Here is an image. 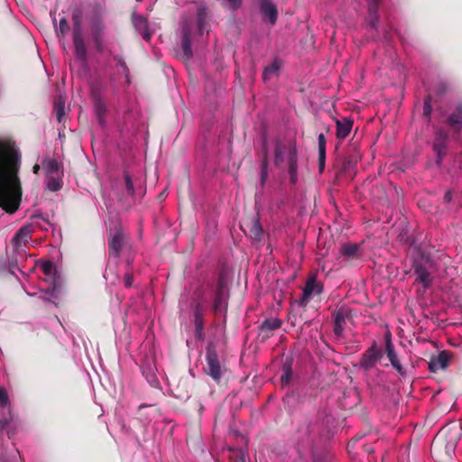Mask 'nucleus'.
<instances>
[{"instance_id": "obj_9", "label": "nucleus", "mask_w": 462, "mask_h": 462, "mask_svg": "<svg viewBox=\"0 0 462 462\" xmlns=\"http://www.w3.org/2000/svg\"><path fill=\"white\" fill-rule=\"evenodd\" d=\"M431 263L428 259L424 261L416 260L412 265L414 273L417 276L416 281L421 283L424 289H429L433 282V277L429 272V267Z\"/></svg>"}, {"instance_id": "obj_31", "label": "nucleus", "mask_w": 462, "mask_h": 462, "mask_svg": "<svg viewBox=\"0 0 462 462\" xmlns=\"http://www.w3.org/2000/svg\"><path fill=\"white\" fill-rule=\"evenodd\" d=\"M93 102L95 113L97 115H106V106L102 99L101 96L97 93L93 94Z\"/></svg>"}, {"instance_id": "obj_21", "label": "nucleus", "mask_w": 462, "mask_h": 462, "mask_svg": "<svg viewBox=\"0 0 462 462\" xmlns=\"http://www.w3.org/2000/svg\"><path fill=\"white\" fill-rule=\"evenodd\" d=\"M340 254L346 260L358 259L361 256L360 246L352 243L344 244L340 247Z\"/></svg>"}, {"instance_id": "obj_27", "label": "nucleus", "mask_w": 462, "mask_h": 462, "mask_svg": "<svg viewBox=\"0 0 462 462\" xmlns=\"http://www.w3.org/2000/svg\"><path fill=\"white\" fill-rule=\"evenodd\" d=\"M181 47L184 55L189 59L192 57V48H191V40H190V32L189 29H184L182 32V39H181Z\"/></svg>"}, {"instance_id": "obj_1", "label": "nucleus", "mask_w": 462, "mask_h": 462, "mask_svg": "<svg viewBox=\"0 0 462 462\" xmlns=\"http://www.w3.org/2000/svg\"><path fill=\"white\" fill-rule=\"evenodd\" d=\"M21 158L14 142L0 140V208L9 213L18 209L22 198Z\"/></svg>"}, {"instance_id": "obj_52", "label": "nucleus", "mask_w": 462, "mask_h": 462, "mask_svg": "<svg viewBox=\"0 0 462 462\" xmlns=\"http://www.w3.org/2000/svg\"><path fill=\"white\" fill-rule=\"evenodd\" d=\"M133 23H134V26L137 27L136 18L134 16L133 18Z\"/></svg>"}, {"instance_id": "obj_35", "label": "nucleus", "mask_w": 462, "mask_h": 462, "mask_svg": "<svg viewBox=\"0 0 462 462\" xmlns=\"http://www.w3.org/2000/svg\"><path fill=\"white\" fill-rule=\"evenodd\" d=\"M205 19H206V9L205 8H199L198 10V26H199V31H202L203 30V26H204V23H205Z\"/></svg>"}, {"instance_id": "obj_17", "label": "nucleus", "mask_w": 462, "mask_h": 462, "mask_svg": "<svg viewBox=\"0 0 462 462\" xmlns=\"http://www.w3.org/2000/svg\"><path fill=\"white\" fill-rule=\"evenodd\" d=\"M268 166H269V156L267 151L266 140L263 141V149L261 155V169H260V186L264 188L268 180Z\"/></svg>"}, {"instance_id": "obj_37", "label": "nucleus", "mask_w": 462, "mask_h": 462, "mask_svg": "<svg viewBox=\"0 0 462 462\" xmlns=\"http://www.w3.org/2000/svg\"><path fill=\"white\" fill-rule=\"evenodd\" d=\"M431 112H432L431 97L427 96L424 99V104H423V115L426 116H430Z\"/></svg>"}, {"instance_id": "obj_4", "label": "nucleus", "mask_w": 462, "mask_h": 462, "mask_svg": "<svg viewBox=\"0 0 462 462\" xmlns=\"http://www.w3.org/2000/svg\"><path fill=\"white\" fill-rule=\"evenodd\" d=\"M90 7L91 38L97 51L102 53L104 52V35L106 30V25L102 19L103 6L99 3L95 2L90 5Z\"/></svg>"}, {"instance_id": "obj_20", "label": "nucleus", "mask_w": 462, "mask_h": 462, "mask_svg": "<svg viewBox=\"0 0 462 462\" xmlns=\"http://www.w3.org/2000/svg\"><path fill=\"white\" fill-rule=\"evenodd\" d=\"M380 3H381V0H368L367 22H368L369 25L374 29L377 28V24L379 22L378 8H379Z\"/></svg>"}, {"instance_id": "obj_50", "label": "nucleus", "mask_w": 462, "mask_h": 462, "mask_svg": "<svg viewBox=\"0 0 462 462\" xmlns=\"http://www.w3.org/2000/svg\"><path fill=\"white\" fill-rule=\"evenodd\" d=\"M139 33H140V35L142 36V38H143V39H144V29H143V30H142V29H140V30H139Z\"/></svg>"}, {"instance_id": "obj_19", "label": "nucleus", "mask_w": 462, "mask_h": 462, "mask_svg": "<svg viewBox=\"0 0 462 462\" xmlns=\"http://www.w3.org/2000/svg\"><path fill=\"white\" fill-rule=\"evenodd\" d=\"M282 322L281 319L277 318H270L265 319L260 325L259 329L265 333L263 336L264 338H267L271 336V333L274 330H277L281 328Z\"/></svg>"}, {"instance_id": "obj_33", "label": "nucleus", "mask_w": 462, "mask_h": 462, "mask_svg": "<svg viewBox=\"0 0 462 462\" xmlns=\"http://www.w3.org/2000/svg\"><path fill=\"white\" fill-rule=\"evenodd\" d=\"M47 189L51 191H58L61 189L62 183L59 176H48Z\"/></svg>"}, {"instance_id": "obj_22", "label": "nucleus", "mask_w": 462, "mask_h": 462, "mask_svg": "<svg viewBox=\"0 0 462 462\" xmlns=\"http://www.w3.org/2000/svg\"><path fill=\"white\" fill-rule=\"evenodd\" d=\"M74 55L83 65L88 62V52L85 39L73 40Z\"/></svg>"}, {"instance_id": "obj_53", "label": "nucleus", "mask_w": 462, "mask_h": 462, "mask_svg": "<svg viewBox=\"0 0 462 462\" xmlns=\"http://www.w3.org/2000/svg\"><path fill=\"white\" fill-rule=\"evenodd\" d=\"M145 37H146V41H148V39H149L150 35H149V33H148V32H147V31H146Z\"/></svg>"}, {"instance_id": "obj_7", "label": "nucleus", "mask_w": 462, "mask_h": 462, "mask_svg": "<svg viewBox=\"0 0 462 462\" xmlns=\"http://www.w3.org/2000/svg\"><path fill=\"white\" fill-rule=\"evenodd\" d=\"M383 357V350L375 341L362 354L358 367L365 372L372 370Z\"/></svg>"}, {"instance_id": "obj_47", "label": "nucleus", "mask_w": 462, "mask_h": 462, "mask_svg": "<svg viewBox=\"0 0 462 462\" xmlns=\"http://www.w3.org/2000/svg\"><path fill=\"white\" fill-rule=\"evenodd\" d=\"M8 425V421L6 419H0V430H4Z\"/></svg>"}, {"instance_id": "obj_36", "label": "nucleus", "mask_w": 462, "mask_h": 462, "mask_svg": "<svg viewBox=\"0 0 462 462\" xmlns=\"http://www.w3.org/2000/svg\"><path fill=\"white\" fill-rule=\"evenodd\" d=\"M42 270L45 275L51 276V275H52V273L55 270V267H54L52 262L47 261L42 264Z\"/></svg>"}, {"instance_id": "obj_49", "label": "nucleus", "mask_w": 462, "mask_h": 462, "mask_svg": "<svg viewBox=\"0 0 462 462\" xmlns=\"http://www.w3.org/2000/svg\"><path fill=\"white\" fill-rule=\"evenodd\" d=\"M41 170V166L39 164H34L32 167V171L34 174H38Z\"/></svg>"}, {"instance_id": "obj_24", "label": "nucleus", "mask_w": 462, "mask_h": 462, "mask_svg": "<svg viewBox=\"0 0 462 462\" xmlns=\"http://www.w3.org/2000/svg\"><path fill=\"white\" fill-rule=\"evenodd\" d=\"M124 242V236L120 233H116L108 241L109 254L118 257Z\"/></svg>"}, {"instance_id": "obj_16", "label": "nucleus", "mask_w": 462, "mask_h": 462, "mask_svg": "<svg viewBox=\"0 0 462 462\" xmlns=\"http://www.w3.org/2000/svg\"><path fill=\"white\" fill-rule=\"evenodd\" d=\"M446 122L455 132H460L462 129V103L455 106Z\"/></svg>"}, {"instance_id": "obj_43", "label": "nucleus", "mask_w": 462, "mask_h": 462, "mask_svg": "<svg viewBox=\"0 0 462 462\" xmlns=\"http://www.w3.org/2000/svg\"><path fill=\"white\" fill-rule=\"evenodd\" d=\"M447 85L444 82H439L436 87V93L438 96H443L447 92Z\"/></svg>"}, {"instance_id": "obj_29", "label": "nucleus", "mask_w": 462, "mask_h": 462, "mask_svg": "<svg viewBox=\"0 0 462 462\" xmlns=\"http://www.w3.org/2000/svg\"><path fill=\"white\" fill-rule=\"evenodd\" d=\"M53 109L56 114L57 121L61 123L65 117V100L62 97H59L55 99Z\"/></svg>"}, {"instance_id": "obj_13", "label": "nucleus", "mask_w": 462, "mask_h": 462, "mask_svg": "<svg viewBox=\"0 0 462 462\" xmlns=\"http://www.w3.org/2000/svg\"><path fill=\"white\" fill-rule=\"evenodd\" d=\"M32 234V226L25 225L18 229L14 236L12 239V243L17 249L22 246H25L28 241L31 239Z\"/></svg>"}, {"instance_id": "obj_38", "label": "nucleus", "mask_w": 462, "mask_h": 462, "mask_svg": "<svg viewBox=\"0 0 462 462\" xmlns=\"http://www.w3.org/2000/svg\"><path fill=\"white\" fill-rule=\"evenodd\" d=\"M125 189H126L127 194H129L131 196L134 195V184H133L131 177L128 173L125 174Z\"/></svg>"}, {"instance_id": "obj_3", "label": "nucleus", "mask_w": 462, "mask_h": 462, "mask_svg": "<svg viewBox=\"0 0 462 462\" xmlns=\"http://www.w3.org/2000/svg\"><path fill=\"white\" fill-rule=\"evenodd\" d=\"M285 160L288 165L290 182L295 185L298 181V151L295 143H283L277 140L274 147L273 163L277 168L282 167Z\"/></svg>"}, {"instance_id": "obj_41", "label": "nucleus", "mask_w": 462, "mask_h": 462, "mask_svg": "<svg viewBox=\"0 0 462 462\" xmlns=\"http://www.w3.org/2000/svg\"><path fill=\"white\" fill-rule=\"evenodd\" d=\"M326 161V150L319 151V171H322L325 166Z\"/></svg>"}, {"instance_id": "obj_11", "label": "nucleus", "mask_w": 462, "mask_h": 462, "mask_svg": "<svg viewBox=\"0 0 462 462\" xmlns=\"http://www.w3.org/2000/svg\"><path fill=\"white\" fill-rule=\"evenodd\" d=\"M452 353L448 350L439 352L437 356H432L428 364V368L431 373L445 370L450 364Z\"/></svg>"}, {"instance_id": "obj_18", "label": "nucleus", "mask_w": 462, "mask_h": 462, "mask_svg": "<svg viewBox=\"0 0 462 462\" xmlns=\"http://www.w3.org/2000/svg\"><path fill=\"white\" fill-rule=\"evenodd\" d=\"M42 167L47 176H59L62 164L54 158L46 157L42 161Z\"/></svg>"}, {"instance_id": "obj_34", "label": "nucleus", "mask_w": 462, "mask_h": 462, "mask_svg": "<svg viewBox=\"0 0 462 462\" xmlns=\"http://www.w3.org/2000/svg\"><path fill=\"white\" fill-rule=\"evenodd\" d=\"M31 219L32 220V222L30 224L32 226V232L34 231V227H39L45 230L47 229L42 225L41 221L44 222L47 225H49V222L46 219H44L42 215H33L31 217Z\"/></svg>"}, {"instance_id": "obj_30", "label": "nucleus", "mask_w": 462, "mask_h": 462, "mask_svg": "<svg viewBox=\"0 0 462 462\" xmlns=\"http://www.w3.org/2000/svg\"><path fill=\"white\" fill-rule=\"evenodd\" d=\"M250 235L254 240L261 241L263 238V230L260 225L259 219L254 218L250 228Z\"/></svg>"}, {"instance_id": "obj_14", "label": "nucleus", "mask_w": 462, "mask_h": 462, "mask_svg": "<svg viewBox=\"0 0 462 462\" xmlns=\"http://www.w3.org/2000/svg\"><path fill=\"white\" fill-rule=\"evenodd\" d=\"M336 123V135L340 141L345 140L350 134L354 120L350 117H343L341 119H335Z\"/></svg>"}, {"instance_id": "obj_6", "label": "nucleus", "mask_w": 462, "mask_h": 462, "mask_svg": "<svg viewBox=\"0 0 462 462\" xmlns=\"http://www.w3.org/2000/svg\"><path fill=\"white\" fill-rule=\"evenodd\" d=\"M229 293L226 280L223 273L218 276L214 292L212 310L215 314H226L228 307Z\"/></svg>"}, {"instance_id": "obj_2", "label": "nucleus", "mask_w": 462, "mask_h": 462, "mask_svg": "<svg viewBox=\"0 0 462 462\" xmlns=\"http://www.w3.org/2000/svg\"><path fill=\"white\" fill-rule=\"evenodd\" d=\"M461 438L457 426H445L435 436L430 447L432 457L438 462H452L456 447Z\"/></svg>"}, {"instance_id": "obj_26", "label": "nucleus", "mask_w": 462, "mask_h": 462, "mask_svg": "<svg viewBox=\"0 0 462 462\" xmlns=\"http://www.w3.org/2000/svg\"><path fill=\"white\" fill-rule=\"evenodd\" d=\"M282 374L281 375V382L282 385L290 383L292 378V359H286L282 365Z\"/></svg>"}, {"instance_id": "obj_46", "label": "nucleus", "mask_w": 462, "mask_h": 462, "mask_svg": "<svg viewBox=\"0 0 462 462\" xmlns=\"http://www.w3.org/2000/svg\"><path fill=\"white\" fill-rule=\"evenodd\" d=\"M132 283H133L132 276L129 275V274L125 275V287H127V288L131 287Z\"/></svg>"}, {"instance_id": "obj_8", "label": "nucleus", "mask_w": 462, "mask_h": 462, "mask_svg": "<svg viewBox=\"0 0 462 462\" xmlns=\"http://www.w3.org/2000/svg\"><path fill=\"white\" fill-rule=\"evenodd\" d=\"M322 292L323 284L317 281L315 275H312L307 280L305 286L303 287L301 296L296 300L295 302L299 306L305 308L312 297L319 296Z\"/></svg>"}, {"instance_id": "obj_12", "label": "nucleus", "mask_w": 462, "mask_h": 462, "mask_svg": "<svg viewBox=\"0 0 462 462\" xmlns=\"http://www.w3.org/2000/svg\"><path fill=\"white\" fill-rule=\"evenodd\" d=\"M257 2L259 4V9L263 19L268 20L272 25L275 24L278 18V10L276 5L272 0H258Z\"/></svg>"}, {"instance_id": "obj_51", "label": "nucleus", "mask_w": 462, "mask_h": 462, "mask_svg": "<svg viewBox=\"0 0 462 462\" xmlns=\"http://www.w3.org/2000/svg\"><path fill=\"white\" fill-rule=\"evenodd\" d=\"M158 198H159L160 199H163L165 198L164 193H163V192H162V193L158 196Z\"/></svg>"}, {"instance_id": "obj_28", "label": "nucleus", "mask_w": 462, "mask_h": 462, "mask_svg": "<svg viewBox=\"0 0 462 462\" xmlns=\"http://www.w3.org/2000/svg\"><path fill=\"white\" fill-rule=\"evenodd\" d=\"M448 135L442 130H438L435 134L433 150L447 149Z\"/></svg>"}, {"instance_id": "obj_5", "label": "nucleus", "mask_w": 462, "mask_h": 462, "mask_svg": "<svg viewBox=\"0 0 462 462\" xmlns=\"http://www.w3.org/2000/svg\"><path fill=\"white\" fill-rule=\"evenodd\" d=\"M206 362L207 365L204 367L205 374L218 383L225 375L226 369L220 364L216 347L212 344L207 346Z\"/></svg>"}, {"instance_id": "obj_23", "label": "nucleus", "mask_w": 462, "mask_h": 462, "mask_svg": "<svg viewBox=\"0 0 462 462\" xmlns=\"http://www.w3.org/2000/svg\"><path fill=\"white\" fill-rule=\"evenodd\" d=\"M72 22H73V29H72V39H83V27L81 23V11L77 9L72 13Z\"/></svg>"}, {"instance_id": "obj_32", "label": "nucleus", "mask_w": 462, "mask_h": 462, "mask_svg": "<svg viewBox=\"0 0 462 462\" xmlns=\"http://www.w3.org/2000/svg\"><path fill=\"white\" fill-rule=\"evenodd\" d=\"M70 27L66 18H61L59 26L56 27L57 37L60 40L63 39L69 32Z\"/></svg>"}, {"instance_id": "obj_44", "label": "nucleus", "mask_w": 462, "mask_h": 462, "mask_svg": "<svg viewBox=\"0 0 462 462\" xmlns=\"http://www.w3.org/2000/svg\"><path fill=\"white\" fill-rule=\"evenodd\" d=\"M319 151L326 150V137L324 134H319L318 137Z\"/></svg>"}, {"instance_id": "obj_48", "label": "nucleus", "mask_w": 462, "mask_h": 462, "mask_svg": "<svg viewBox=\"0 0 462 462\" xmlns=\"http://www.w3.org/2000/svg\"><path fill=\"white\" fill-rule=\"evenodd\" d=\"M451 199H452V193H451V191L448 190L445 193L444 199L446 202H450Z\"/></svg>"}, {"instance_id": "obj_45", "label": "nucleus", "mask_w": 462, "mask_h": 462, "mask_svg": "<svg viewBox=\"0 0 462 462\" xmlns=\"http://www.w3.org/2000/svg\"><path fill=\"white\" fill-rule=\"evenodd\" d=\"M97 119L101 127L106 125V115H97Z\"/></svg>"}, {"instance_id": "obj_40", "label": "nucleus", "mask_w": 462, "mask_h": 462, "mask_svg": "<svg viewBox=\"0 0 462 462\" xmlns=\"http://www.w3.org/2000/svg\"><path fill=\"white\" fill-rule=\"evenodd\" d=\"M434 152L437 154L436 163L440 165L443 158L446 156L447 149L434 150Z\"/></svg>"}, {"instance_id": "obj_42", "label": "nucleus", "mask_w": 462, "mask_h": 462, "mask_svg": "<svg viewBox=\"0 0 462 462\" xmlns=\"http://www.w3.org/2000/svg\"><path fill=\"white\" fill-rule=\"evenodd\" d=\"M228 3L229 8L233 11L237 10L242 5V0H226Z\"/></svg>"}, {"instance_id": "obj_39", "label": "nucleus", "mask_w": 462, "mask_h": 462, "mask_svg": "<svg viewBox=\"0 0 462 462\" xmlns=\"http://www.w3.org/2000/svg\"><path fill=\"white\" fill-rule=\"evenodd\" d=\"M9 398L8 393L5 388L1 387L0 388V406L5 407L8 404Z\"/></svg>"}, {"instance_id": "obj_25", "label": "nucleus", "mask_w": 462, "mask_h": 462, "mask_svg": "<svg viewBox=\"0 0 462 462\" xmlns=\"http://www.w3.org/2000/svg\"><path fill=\"white\" fill-rule=\"evenodd\" d=\"M280 69L281 64L277 60H275L272 64L264 68L263 72V80L267 82L271 79L278 77Z\"/></svg>"}, {"instance_id": "obj_15", "label": "nucleus", "mask_w": 462, "mask_h": 462, "mask_svg": "<svg viewBox=\"0 0 462 462\" xmlns=\"http://www.w3.org/2000/svg\"><path fill=\"white\" fill-rule=\"evenodd\" d=\"M348 317L347 310L339 309L332 313L334 328L333 331L337 337H341L345 330L346 319Z\"/></svg>"}, {"instance_id": "obj_10", "label": "nucleus", "mask_w": 462, "mask_h": 462, "mask_svg": "<svg viewBox=\"0 0 462 462\" xmlns=\"http://www.w3.org/2000/svg\"><path fill=\"white\" fill-rule=\"evenodd\" d=\"M384 352L386 354L387 358L389 359L393 367L397 371L400 376L406 375V370L400 363L398 358V355L396 353L394 345L392 341V335L388 332L384 337Z\"/></svg>"}]
</instances>
